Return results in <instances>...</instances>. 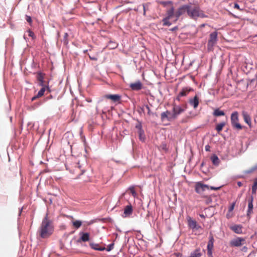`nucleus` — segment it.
I'll return each instance as SVG.
<instances>
[{"instance_id":"obj_12","label":"nucleus","mask_w":257,"mask_h":257,"mask_svg":"<svg viewBox=\"0 0 257 257\" xmlns=\"http://www.w3.org/2000/svg\"><path fill=\"white\" fill-rule=\"evenodd\" d=\"M184 111V109L182 108L179 105H175L173 108V113L175 116V119H176L177 116L182 113Z\"/></svg>"},{"instance_id":"obj_49","label":"nucleus","mask_w":257,"mask_h":257,"mask_svg":"<svg viewBox=\"0 0 257 257\" xmlns=\"http://www.w3.org/2000/svg\"><path fill=\"white\" fill-rule=\"evenodd\" d=\"M89 58L92 60H94V61L97 60V58L95 57H92L90 55L89 56Z\"/></svg>"},{"instance_id":"obj_64","label":"nucleus","mask_w":257,"mask_h":257,"mask_svg":"<svg viewBox=\"0 0 257 257\" xmlns=\"http://www.w3.org/2000/svg\"><path fill=\"white\" fill-rule=\"evenodd\" d=\"M24 38L25 39H26V37H25V36H24Z\"/></svg>"},{"instance_id":"obj_28","label":"nucleus","mask_w":257,"mask_h":257,"mask_svg":"<svg viewBox=\"0 0 257 257\" xmlns=\"http://www.w3.org/2000/svg\"><path fill=\"white\" fill-rule=\"evenodd\" d=\"M253 196H251L248 199V209H253Z\"/></svg>"},{"instance_id":"obj_5","label":"nucleus","mask_w":257,"mask_h":257,"mask_svg":"<svg viewBox=\"0 0 257 257\" xmlns=\"http://www.w3.org/2000/svg\"><path fill=\"white\" fill-rule=\"evenodd\" d=\"M137 123L135 125V127L138 130L139 140L142 142H145L146 141V135L145 134V132L143 129L142 121L139 120L138 119H137Z\"/></svg>"},{"instance_id":"obj_44","label":"nucleus","mask_w":257,"mask_h":257,"mask_svg":"<svg viewBox=\"0 0 257 257\" xmlns=\"http://www.w3.org/2000/svg\"><path fill=\"white\" fill-rule=\"evenodd\" d=\"M207 255L208 257H213L212 250H207Z\"/></svg>"},{"instance_id":"obj_55","label":"nucleus","mask_w":257,"mask_h":257,"mask_svg":"<svg viewBox=\"0 0 257 257\" xmlns=\"http://www.w3.org/2000/svg\"><path fill=\"white\" fill-rule=\"evenodd\" d=\"M143 9H144V15L146 14V8L145 5H143Z\"/></svg>"},{"instance_id":"obj_35","label":"nucleus","mask_w":257,"mask_h":257,"mask_svg":"<svg viewBox=\"0 0 257 257\" xmlns=\"http://www.w3.org/2000/svg\"><path fill=\"white\" fill-rule=\"evenodd\" d=\"M145 106H144V105H143L142 106H140L139 107V109L138 110V112L140 114H141V113H142V112H145Z\"/></svg>"},{"instance_id":"obj_59","label":"nucleus","mask_w":257,"mask_h":257,"mask_svg":"<svg viewBox=\"0 0 257 257\" xmlns=\"http://www.w3.org/2000/svg\"><path fill=\"white\" fill-rule=\"evenodd\" d=\"M103 102V99H101V100H100L99 101V103H101V102Z\"/></svg>"},{"instance_id":"obj_43","label":"nucleus","mask_w":257,"mask_h":257,"mask_svg":"<svg viewBox=\"0 0 257 257\" xmlns=\"http://www.w3.org/2000/svg\"><path fill=\"white\" fill-rule=\"evenodd\" d=\"M221 188V187H213V186H211V187H209V189L210 188V189L211 190H219L220 188Z\"/></svg>"},{"instance_id":"obj_40","label":"nucleus","mask_w":257,"mask_h":257,"mask_svg":"<svg viewBox=\"0 0 257 257\" xmlns=\"http://www.w3.org/2000/svg\"><path fill=\"white\" fill-rule=\"evenodd\" d=\"M144 106H145V108L147 109L148 110V114L150 115L151 114V110H150V107L147 104H144Z\"/></svg>"},{"instance_id":"obj_10","label":"nucleus","mask_w":257,"mask_h":257,"mask_svg":"<svg viewBox=\"0 0 257 257\" xmlns=\"http://www.w3.org/2000/svg\"><path fill=\"white\" fill-rule=\"evenodd\" d=\"M130 87L133 91H139L142 89L143 84L140 80H138L137 82L131 83Z\"/></svg>"},{"instance_id":"obj_19","label":"nucleus","mask_w":257,"mask_h":257,"mask_svg":"<svg viewBox=\"0 0 257 257\" xmlns=\"http://www.w3.org/2000/svg\"><path fill=\"white\" fill-rule=\"evenodd\" d=\"M89 245L91 248L96 250L103 251L105 249V247H100L99 244L98 243L91 242L90 243Z\"/></svg>"},{"instance_id":"obj_27","label":"nucleus","mask_w":257,"mask_h":257,"mask_svg":"<svg viewBox=\"0 0 257 257\" xmlns=\"http://www.w3.org/2000/svg\"><path fill=\"white\" fill-rule=\"evenodd\" d=\"M225 124L226 123L225 122H222L220 123H218L216 125L215 129L218 132H220L222 131L223 126L225 125Z\"/></svg>"},{"instance_id":"obj_25","label":"nucleus","mask_w":257,"mask_h":257,"mask_svg":"<svg viewBox=\"0 0 257 257\" xmlns=\"http://www.w3.org/2000/svg\"><path fill=\"white\" fill-rule=\"evenodd\" d=\"M48 90L49 92H50L51 90L48 86L42 87L38 92L37 97H41L43 96L46 90Z\"/></svg>"},{"instance_id":"obj_29","label":"nucleus","mask_w":257,"mask_h":257,"mask_svg":"<svg viewBox=\"0 0 257 257\" xmlns=\"http://www.w3.org/2000/svg\"><path fill=\"white\" fill-rule=\"evenodd\" d=\"M82 221H80V220H75V221H74L72 222V224H73V225L74 226V227L76 228H79L81 225H82Z\"/></svg>"},{"instance_id":"obj_62","label":"nucleus","mask_w":257,"mask_h":257,"mask_svg":"<svg viewBox=\"0 0 257 257\" xmlns=\"http://www.w3.org/2000/svg\"><path fill=\"white\" fill-rule=\"evenodd\" d=\"M203 164H204V163H202L201 164V166H203Z\"/></svg>"},{"instance_id":"obj_3","label":"nucleus","mask_w":257,"mask_h":257,"mask_svg":"<svg viewBox=\"0 0 257 257\" xmlns=\"http://www.w3.org/2000/svg\"><path fill=\"white\" fill-rule=\"evenodd\" d=\"M217 42V32L216 31L213 32L209 35V39L207 43V49L208 51H211L213 49L214 46Z\"/></svg>"},{"instance_id":"obj_30","label":"nucleus","mask_w":257,"mask_h":257,"mask_svg":"<svg viewBox=\"0 0 257 257\" xmlns=\"http://www.w3.org/2000/svg\"><path fill=\"white\" fill-rule=\"evenodd\" d=\"M170 19L164 18L162 21L163 22V26H170L172 25V23L169 21Z\"/></svg>"},{"instance_id":"obj_52","label":"nucleus","mask_w":257,"mask_h":257,"mask_svg":"<svg viewBox=\"0 0 257 257\" xmlns=\"http://www.w3.org/2000/svg\"><path fill=\"white\" fill-rule=\"evenodd\" d=\"M39 97H37V94L36 96H34V97H33L32 98L31 100H32V101H34V100H36L37 98H39Z\"/></svg>"},{"instance_id":"obj_7","label":"nucleus","mask_w":257,"mask_h":257,"mask_svg":"<svg viewBox=\"0 0 257 257\" xmlns=\"http://www.w3.org/2000/svg\"><path fill=\"white\" fill-rule=\"evenodd\" d=\"M161 119L162 121L166 120L171 121L175 119V116L174 115L173 112H171L169 110L163 112L161 114Z\"/></svg>"},{"instance_id":"obj_54","label":"nucleus","mask_w":257,"mask_h":257,"mask_svg":"<svg viewBox=\"0 0 257 257\" xmlns=\"http://www.w3.org/2000/svg\"><path fill=\"white\" fill-rule=\"evenodd\" d=\"M237 184L239 187H241L242 185V183L240 181L237 182Z\"/></svg>"},{"instance_id":"obj_57","label":"nucleus","mask_w":257,"mask_h":257,"mask_svg":"<svg viewBox=\"0 0 257 257\" xmlns=\"http://www.w3.org/2000/svg\"><path fill=\"white\" fill-rule=\"evenodd\" d=\"M22 209H23V208H22L20 210L19 216H20V215H21V212H22Z\"/></svg>"},{"instance_id":"obj_39","label":"nucleus","mask_w":257,"mask_h":257,"mask_svg":"<svg viewBox=\"0 0 257 257\" xmlns=\"http://www.w3.org/2000/svg\"><path fill=\"white\" fill-rule=\"evenodd\" d=\"M234 9H238V10H240V11H243V9H241V8H240V7H239V5L238 4H237V3H235V4H234Z\"/></svg>"},{"instance_id":"obj_17","label":"nucleus","mask_w":257,"mask_h":257,"mask_svg":"<svg viewBox=\"0 0 257 257\" xmlns=\"http://www.w3.org/2000/svg\"><path fill=\"white\" fill-rule=\"evenodd\" d=\"M242 116L244 121L249 125L251 123V118L248 113L245 111H242Z\"/></svg>"},{"instance_id":"obj_53","label":"nucleus","mask_w":257,"mask_h":257,"mask_svg":"<svg viewBox=\"0 0 257 257\" xmlns=\"http://www.w3.org/2000/svg\"><path fill=\"white\" fill-rule=\"evenodd\" d=\"M181 96H179V94H178V96L176 98V100H178V101H180L181 100Z\"/></svg>"},{"instance_id":"obj_60","label":"nucleus","mask_w":257,"mask_h":257,"mask_svg":"<svg viewBox=\"0 0 257 257\" xmlns=\"http://www.w3.org/2000/svg\"><path fill=\"white\" fill-rule=\"evenodd\" d=\"M52 98V95H50V97H49L48 98H49H49Z\"/></svg>"},{"instance_id":"obj_63","label":"nucleus","mask_w":257,"mask_h":257,"mask_svg":"<svg viewBox=\"0 0 257 257\" xmlns=\"http://www.w3.org/2000/svg\"><path fill=\"white\" fill-rule=\"evenodd\" d=\"M241 196V194L239 195H238V197H240Z\"/></svg>"},{"instance_id":"obj_58","label":"nucleus","mask_w":257,"mask_h":257,"mask_svg":"<svg viewBox=\"0 0 257 257\" xmlns=\"http://www.w3.org/2000/svg\"><path fill=\"white\" fill-rule=\"evenodd\" d=\"M87 102H91V99H87Z\"/></svg>"},{"instance_id":"obj_32","label":"nucleus","mask_w":257,"mask_h":257,"mask_svg":"<svg viewBox=\"0 0 257 257\" xmlns=\"http://www.w3.org/2000/svg\"><path fill=\"white\" fill-rule=\"evenodd\" d=\"M253 212V209H247L246 212V216L248 219H250L251 218L250 215Z\"/></svg>"},{"instance_id":"obj_11","label":"nucleus","mask_w":257,"mask_h":257,"mask_svg":"<svg viewBox=\"0 0 257 257\" xmlns=\"http://www.w3.org/2000/svg\"><path fill=\"white\" fill-rule=\"evenodd\" d=\"M80 237L77 240V242H81V241L86 242L89 240L90 235L88 232H80L79 233Z\"/></svg>"},{"instance_id":"obj_41","label":"nucleus","mask_w":257,"mask_h":257,"mask_svg":"<svg viewBox=\"0 0 257 257\" xmlns=\"http://www.w3.org/2000/svg\"><path fill=\"white\" fill-rule=\"evenodd\" d=\"M26 21L29 23H32V19H31V17L30 16H27L26 15Z\"/></svg>"},{"instance_id":"obj_15","label":"nucleus","mask_w":257,"mask_h":257,"mask_svg":"<svg viewBox=\"0 0 257 257\" xmlns=\"http://www.w3.org/2000/svg\"><path fill=\"white\" fill-rule=\"evenodd\" d=\"M104 98L111 99L114 102H117L120 100V96L118 94H107L104 96Z\"/></svg>"},{"instance_id":"obj_1","label":"nucleus","mask_w":257,"mask_h":257,"mask_svg":"<svg viewBox=\"0 0 257 257\" xmlns=\"http://www.w3.org/2000/svg\"><path fill=\"white\" fill-rule=\"evenodd\" d=\"M54 227L52 220L48 218V214L43 219L39 229L40 236L45 238L50 236L53 232Z\"/></svg>"},{"instance_id":"obj_24","label":"nucleus","mask_w":257,"mask_h":257,"mask_svg":"<svg viewBox=\"0 0 257 257\" xmlns=\"http://www.w3.org/2000/svg\"><path fill=\"white\" fill-rule=\"evenodd\" d=\"M202 253L200 249L199 248L191 252L189 257H200Z\"/></svg>"},{"instance_id":"obj_6","label":"nucleus","mask_w":257,"mask_h":257,"mask_svg":"<svg viewBox=\"0 0 257 257\" xmlns=\"http://www.w3.org/2000/svg\"><path fill=\"white\" fill-rule=\"evenodd\" d=\"M231 123L232 126L238 130L242 128V125L238 122V115L237 111H234L231 115Z\"/></svg>"},{"instance_id":"obj_45","label":"nucleus","mask_w":257,"mask_h":257,"mask_svg":"<svg viewBox=\"0 0 257 257\" xmlns=\"http://www.w3.org/2000/svg\"><path fill=\"white\" fill-rule=\"evenodd\" d=\"M39 85L42 86V87L47 86L44 84V80H42V81H39Z\"/></svg>"},{"instance_id":"obj_18","label":"nucleus","mask_w":257,"mask_h":257,"mask_svg":"<svg viewBox=\"0 0 257 257\" xmlns=\"http://www.w3.org/2000/svg\"><path fill=\"white\" fill-rule=\"evenodd\" d=\"M214 238L212 235H209V240L207 244V250H212L213 248V243H214Z\"/></svg>"},{"instance_id":"obj_61","label":"nucleus","mask_w":257,"mask_h":257,"mask_svg":"<svg viewBox=\"0 0 257 257\" xmlns=\"http://www.w3.org/2000/svg\"><path fill=\"white\" fill-rule=\"evenodd\" d=\"M232 15L234 17L236 18V16H235V15H232Z\"/></svg>"},{"instance_id":"obj_42","label":"nucleus","mask_w":257,"mask_h":257,"mask_svg":"<svg viewBox=\"0 0 257 257\" xmlns=\"http://www.w3.org/2000/svg\"><path fill=\"white\" fill-rule=\"evenodd\" d=\"M130 190H131V192L132 194V195L135 197L137 195V193L135 191V190H134V188H130Z\"/></svg>"},{"instance_id":"obj_13","label":"nucleus","mask_w":257,"mask_h":257,"mask_svg":"<svg viewBox=\"0 0 257 257\" xmlns=\"http://www.w3.org/2000/svg\"><path fill=\"white\" fill-rule=\"evenodd\" d=\"M230 229L236 234L242 233V226L240 224H235L230 226Z\"/></svg>"},{"instance_id":"obj_26","label":"nucleus","mask_w":257,"mask_h":257,"mask_svg":"<svg viewBox=\"0 0 257 257\" xmlns=\"http://www.w3.org/2000/svg\"><path fill=\"white\" fill-rule=\"evenodd\" d=\"M213 114L215 116H219L224 115L225 113L223 110H221L219 108H217L214 110Z\"/></svg>"},{"instance_id":"obj_48","label":"nucleus","mask_w":257,"mask_h":257,"mask_svg":"<svg viewBox=\"0 0 257 257\" xmlns=\"http://www.w3.org/2000/svg\"><path fill=\"white\" fill-rule=\"evenodd\" d=\"M247 249H248L247 247L246 246H244L242 247V248L241 249V250L243 251L246 252V251H247Z\"/></svg>"},{"instance_id":"obj_56","label":"nucleus","mask_w":257,"mask_h":257,"mask_svg":"<svg viewBox=\"0 0 257 257\" xmlns=\"http://www.w3.org/2000/svg\"><path fill=\"white\" fill-rule=\"evenodd\" d=\"M199 216H200V217H201V218H205V216H204V214H200L199 215Z\"/></svg>"},{"instance_id":"obj_37","label":"nucleus","mask_w":257,"mask_h":257,"mask_svg":"<svg viewBox=\"0 0 257 257\" xmlns=\"http://www.w3.org/2000/svg\"><path fill=\"white\" fill-rule=\"evenodd\" d=\"M235 204V202H233L231 204V205L229 206V207L228 208L229 212H231L234 209Z\"/></svg>"},{"instance_id":"obj_46","label":"nucleus","mask_w":257,"mask_h":257,"mask_svg":"<svg viewBox=\"0 0 257 257\" xmlns=\"http://www.w3.org/2000/svg\"><path fill=\"white\" fill-rule=\"evenodd\" d=\"M112 44V46H111V48H115L117 46V44L115 43H110V44Z\"/></svg>"},{"instance_id":"obj_4","label":"nucleus","mask_w":257,"mask_h":257,"mask_svg":"<svg viewBox=\"0 0 257 257\" xmlns=\"http://www.w3.org/2000/svg\"><path fill=\"white\" fill-rule=\"evenodd\" d=\"M190 6L191 3L187 5H184L181 6L175 12V16L176 17V19L175 20V22L177 21L178 20L179 18L185 13H186L187 15H188Z\"/></svg>"},{"instance_id":"obj_23","label":"nucleus","mask_w":257,"mask_h":257,"mask_svg":"<svg viewBox=\"0 0 257 257\" xmlns=\"http://www.w3.org/2000/svg\"><path fill=\"white\" fill-rule=\"evenodd\" d=\"M175 14L174 8L172 7L170 9L167 10L165 18L170 19L173 16H175Z\"/></svg>"},{"instance_id":"obj_21","label":"nucleus","mask_w":257,"mask_h":257,"mask_svg":"<svg viewBox=\"0 0 257 257\" xmlns=\"http://www.w3.org/2000/svg\"><path fill=\"white\" fill-rule=\"evenodd\" d=\"M210 159L211 160L212 164L214 166H218L219 165V163L220 162V160L215 154H213V155H212L210 157Z\"/></svg>"},{"instance_id":"obj_33","label":"nucleus","mask_w":257,"mask_h":257,"mask_svg":"<svg viewBox=\"0 0 257 257\" xmlns=\"http://www.w3.org/2000/svg\"><path fill=\"white\" fill-rule=\"evenodd\" d=\"M113 246H114V243H110L108 245L107 248H105V250H106L107 251H110L113 248Z\"/></svg>"},{"instance_id":"obj_8","label":"nucleus","mask_w":257,"mask_h":257,"mask_svg":"<svg viewBox=\"0 0 257 257\" xmlns=\"http://www.w3.org/2000/svg\"><path fill=\"white\" fill-rule=\"evenodd\" d=\"M245 242V240L244 238L240 237H237L230 241V245L231 246L239 247L243 244Z\"/></svg>"},{"instance_id":"obj_22","label":"nucleus","mask_w":257,"mask_h":257,"mask_svg":"<svg viewBox=\"0 0 257 257\" xmlns=\"http://www.w3.org/2000/svg\"><path fill=\"white\" fill-rule=\"evenodd\" d=\"M189 103L193 106L194 108H196L199 104L198 99L197 96H195L192 99H190Z\"/></svg>"},{"instance_id":"obj_38","label":"nucleus","mask_w":257,"mask_h":257,"mask_svg":"<svg viewBox=\"0 0 257 257\" xmlns=\"http://www.w3.org/2000/svg\"><path fill=\"white\" fill-rule=\"evenodd\" d=\"M252 188L257 189V178H255L254 180V183L252 186Z\"/></svg>"},{"instance_id":"obj_34","label":"nucleus","mask_w":257,"mask_h":257,"mask_svg":"<svg viewBox=\"0 0 257 257\" xmlns=\"http://www.w3.org/2000/svg\"><path fill=\"white\" fill-rule=\"evenodd\" d=\"M37 80L39 81H42V80H44V76L41 73H39L38 74Z\"/></svg>"},{"instance_id":"obj_36","label":"nucleus","mask_w":257,"mask_h":257,"mask_svg":"<svg viewBox=\"0 0 257 257\" xmlns=\"http://www.w3.org/2000/svg\"><path fill=\"white\" fill-rule=\"evenodd\" d=\"M27 32L28 33L29 36L33 38V39L35 37L34 33L31 30H29Z\"/></svg>"},{"instance_id":"obj_2","label":"nucleus","mask_w":257,"mask_h":257,"mask_svg":"<svg viewBox=\"0 0 257 257\" xmlns=\"http://www.w3.org/2000/svg\"><path fill=\"white\" fill-rule=\"evenodd\" d=\"M188 16L191 19L196 20L198 18H206L207 16L200 10L198 6L192 7L191 4Z\"/></svg>"},{"instance_id":"obj_47","label":"nucleus","mask_w":257,"mask_h":257,"mask_svg":"<svg viewBox=\"0 0 257 257\" xmlns=\"http://www.w3.org/2000/svg\"><path fill=\"white\" fill-rule=\"evenodd\" d=\"M210 147L209 145H207L205 146V150L206 151L209 152V151H210Z\"/></svg>"},{"instance_id":"obj_50","label":"nucleus","mask_w":257,"mask_h":257,"mask_svg":"<svg viewBox=\"0 0 257 257\" xmlns=\"http://www.w3.org/2000/svg\"><path fill=\"white\" fill-rule=\"evenodd\" d=\"M178 26H175V27L172 28L170 30L171 31H175L177 30L178 29Z\"/></svg>"},{"instance_id":"obj_20","label":"nucleus","mask_w":257,"mask_h":257,"mask_svg":"<svg viewBox=\"0 0 257 257\" xmlns=\"http://www.w3.org/2000/svg\"><path fill=\"white\" fill-rule=\"evenodd\" d=\"M192 89L189 87L183 88L181 91L179 92V96L184 97L187 95L190 91Z\"/></svg>"},{"instance_id":"obj_16","label":"nucleus","mask_w":257,"mask_h":257,"mask_svg":"<svg viewBox=\"0 0 257 257\" xmlns=\"http://www.w3.org/2000/svg\"><path fill=\"white\" fill-rule=\"evenodd\" d=\"M133 213V208L131 205H127L124 209L123 212V216L125 217L127 216H129Z\"/></svg>"},{"instance_id":"obj_9","label":"nucleus","mask_w":257,"mask_h":257,"mask_svg":"<svg viewBox=\"0 0 257 257\" xmlns=\"http://www.w3.org/2000/svg\"><path fill=\"white\" fill-rule=\"evenodd\" d=\"M195 191L199 194H201L203 192L206 190L209 189V186L207 185L204 184L201 182H198L195 185Z\"/></svg>"},{"instance_id":"obj_14","label":"nucleus","mask_w":257,"mask_h":257,"mask_svg":"<svg viewBox=\"0 0 257 257\" xmlns=\"http://www.w3.org/2000/svg\"><path fill=\"white\" fill-rule=\"evenodd\" d=\"M188 226L192 229H198L200 228V226L197 225V222L190 217L188 219Z\"/></svg>"},{"instance_id":"obj_31","label":"nucleus","mask_w":257,"mask_h":257,"mask_svg":"<svg viewBox=\"0 0 257 257\" xmlns=\"http://www.w3.org/2000/svg\"><path fill=\"white\" fill-rule=\"evenodd\" d=\"M68 34L67 33H65L62 40L64 45H67L68 44Z\"/></svg>"},{"instance_id":"obj_51","label":"nucleus","mask_w":257,"mask_h":257,"mask_svg":"<svg viewBox=\"0 0 257 257\" xmlns=\"http://www.w3.org/2000/svg\"><path fill=\"white\" fill-rule=\"evenodd\" d=\"M256 190L257 189L251 188L252 194H255L256 193Z\"/></svg>"}]
</instances>
